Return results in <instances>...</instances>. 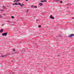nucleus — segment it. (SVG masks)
Returning a JSON list of instances; mask_svg holds the SVG:
<instances>
[{"instance_id": "nucleus-1", "label": "nucleus", "mask_w": 74, "mask_h": 74, "mask_svg": "<svg viewBox=\"0 0 74 74\" xmlns=\"http://www.w3.org/2000/svg\"><path fill=\"white\" fill-rule=\"evenodd\" d=\"M15 5H20L21 7H23L24 5L25 4H21L20 2H18V3H16L15 4Z\"/></svg>"}, {"instance_id": "nucleus-2", "label": "nucleus", "mask_w": 74, "mask_h": 74, "mask_svg": "<svg viewBox=\"0 0 74 74\" xmlns=\"http://www.w3.org/2000/svg\"><path fill=\"white\" fill-rule=\"evenodd\" d=\"M8 34V32L4 33L2 34V36H5L6 37V36H7Z\"/></svg>"}, {"instance_id": "nucleus-3", "label": "nucleus", "mask_w": 74, "mask_h": 74, "mask_svg": "<svg viewBox=\"0 0 74 74\" xmlns=\"http://www.w3.org/2000/svg\"><path fill=\"white\" fill-rule=\"evenodd\" d=\"M73 36H74V34H71L70 35H69L68 36V37L70 38V37H73Z\"/></svg>"}, {"instance_id": "nucleus-4", "label": "nucleus", "mask_w": 74, "mask_h": 74, "mask_svg": "<svg viewBox=\"0 0 74 74\" xmlns=\"http://www.w3.org/2000/svg\"><path fill=\"white\" fill-rule=\"evenodd\" d=\"M21 0H15L13 2L15 3H18V1H19Z\"/></svg>"}, {"instance_id": "nucleus-5", "label": "nucleus", "mask_w": 74, "mask_h": 74, "mask_svg": "<svg viewBox=\"0 0 74 74\" xmlns=\"http://www.w3.org/2000/svg\"><path fill=\"white\" fill-rule=\"evenodd\" d=\"M50 18L51 19H54V17H52V15H51L50 16Z\"/></svg>"}, {"instance_id": "nucleus-6", "label": "nucleus", "mask_w": 74, "mask_h": 74, "mask_svg": "<svg viewBox=\"0 0 74 74\" xmlns=\"http://www.w3.org/2000/svg\"><path fill=\"white\" fill-rule=\"evenodd\" d=\"M47 1L44 0V1H41L40 2L42 3H44V2H46Z\"/></svg>"}, {"instance_id": "nucleus-7", "label": "nucleus", "mask_w": 74, "mask_h": 74, "mask_svg": "<svg viewBox=\"0 0 74 74\" xmlns=\"http://www.w3.org/2000/svg\"><path fill=\"white\" fill-rule=\"evenodd\" d=\"M7 15H8V14H7L5 13H4L2 14V15H3V16H6Z\"/></svg>"}, {"instance_id": "nucleus-8", "label": "nucleus", "mask_w": 74, "mask_h": 74, "mask_svg": "<svg viewBox=\"0 0 74 74\" xmlns=\"http://www.w3.org/2000/svg\"><path fill=\"white\" fill-rule=\"evenodd\" d=\"M3 32V29H1L0 30V33H2Z\"/></svg>"}, {"instance_id": "nucleus-9", "label": "nucleus", "mask_w": 74, "mask_h": 74, "mask_svg": "<svg viewBox=\"0 0 74 74\" xmlns=\"http://www.w3.org/2000/svg\"><path fill=\"white\" fill-rule=\"evenodd\" d=\"M39 5H40V6H41L42 5V3H40L39 4Z\"/></svg>"}, {"instance_id": "nucleus-10", "label": "nucleus", "mask_w": 74, "mask_h": 74, "mask_svg": "<svg viewBox=\"0 0 74 74\" xmlns=\"http://www.w3.org/2000/svg\"><path fill=\"white\" fill-rule=\"evenodd\" d=\"M31 8H34V6L33 5H32L31 6Z\"/></svg>"}, {"instance_id": "nucleus-11", "label": "nucleus", "mask_w": 74, "mask_h": 74, "mask_svg": "<svg viewBox=\"0 0 74 74\" xmlns=\"http://www.w3.org/2000/svg\"><path fill=\"white\" fill-rule=\"evenodd\" d=\"M54 1H60V0H54Z\"/></svg>"}, {"instance_id": "nucleus-12", "label": "nucleus", "mask_w": 74, "mask_h": 74, "mask_svg": "<svg viewBox=\"0 0 74 74\" xmlns=\"http://www.w3.org/2000/svg\"><path fill=\"white\" fill-rule=\"evenodd\" d=\"M11 18L12 19H14V16H11Z\"/></svg>"}, {"instance_id": "nucleus-13", "label": "nucleus", "mask_w": 74, "mask_h": 74, "mask_svg": "<svg viewBox=\"0 0 74 74\" xmlns=\"http://www.w3.org/2000/svg\"><path fill=\"white\" fill-rule=\"evenodd\" d=\"M29 11V9H27V11H26V12L27 13H28V12Z\"/></svg>"}, {"instance_id": "nucleus-14", "label": "nucleus", "mask_w": 74, "mask_h": 74, "mask_svg": "<svg viewBox=\"0 0 74 74\" xmlns=\"http://www.w3.org/2000/svg\"><path fill=\"white\" fill-rule=\"evenodd\" d=\"M41 27V25H39L38 26V27L39 28H40V27Z\"/></svg>"}, {"instance_id": "nucleus-15", "label": "nucleus", "mask_w": 74, "mask_h": 74, "mask_svg": "<svg viewBox=\"0 0 74 74\" xmlns=\"http://www.w3.org/2000/svg\"><path fill=\"white\" fill-rule=\"evenodd\" d=\"M5 7L4 5H3L2 7V8H4V9H5Z\"/></svg>"}, {"instance_id": "nucleus-16", "label": "nucleus", "mask_w": 74, "mask_h": 74, "mask_svg": "<svg viewBox=\"0 0 74 74\" xmlns=\"http://www.w3.org/2000/svg\"><path fill=\"white\" fill-rule=\"evenodd\" d=\"M5 56H7V55H5V56H1V57H2V58H3V57H5Z\"/></svg>"}, {"instance_id": "nucleus-17", "label": "nucleus", "mask_w": 74, "mask_h": 74, "mask_svg": "<svg viewBox=\"0 0 74 74\" xmlns=\"http://www.w3.org/2000/svg\"><path fill=\"white\" fill-rule=\"evenodd\" d=\"M37 8V6H34V8Z\"/></svg>"}, {"instance_id": "nucleus-18", "label": "nucleus", "mask_w": 74, "mask_h": 74, "mask_svg": "<svg viewBox=\"0 0 74 74\" xmlns=\"http://www.w3.org/2000/svg\"><path fill=\"white\" fill-rule=\"evenodd\" d=\"M13 51H14H14H15V49H13Z\"/></svg>"}, {"instance_id": "nucleus-19", "label": "nucleus", "mask_w": 74, "mask_h": 74, "mask_svg": "<svg viewBox=\"0 0 74 74\" xmlns=\"http://www.w3.org/2000/svg\"><path fill=\"white\" fill-rule=\"evenodd\" d=\"M36 21H38V20H37V19H36V20H35Z\"/></svg>"}, {"instance_id": "nucleus-20", "label": "nucleus", "mask_w": 74, "mask_h": 74, "mask_svg": "<svg viewBox=\"0 0 74 74\" xmlns=\"http://www.w3.org/2000/svg\"><path fill=\"white\" fill-rule=\"evenodd\" d=\"M60 3H62V1H60Z\"/></svg>"}, {"instance_id": "nucleus-21", "label": "nucleus", "mask_w": 74, "mask_h": 74, "mask_svg": "<svg viewBox=\"0 0 74 74\" xmlns=\"http://www.w3.org/2000/svg\"><path fill=\"white\" fill-rule=\"evenodd\" d=\"M26 1H28V0H25Z\"/></svg>"}, {"instance_id": "nucleus-22", "label": "nucleus", "mask_w": 74, "mask_h": 74, "mask_svg": "<svg viewBox=\"0 0 74 74\" xmlns=\"http://www.w3.org/2000/svg\"><path fill=\"white\" fill-rule=\"evenodd\" d=\"M1 11H3V10H1Z\"/></svg>"}, {"instance_id": "nucleus-23", "label": "nucleus", "mask_w": 74, "mask_h": 74, "mask_svg": "<svg viewBox=\"0 0 74 74\" xmlns=\"http://www.w3.org/2000/svg\"><path fill=\"white\" fill-rule=\"evenodd\" d=\"M13 5H15V4H13Z\"/></svg>"}, {"instance_id": "nucleus-24", "label": "nucleus", "mask_w": 74, "mask_h": 74, "mask_svg": "<svg viewBox=\"0 0 74 74\" xmlns=\"http://www.w3.org/2000/svg\"><path fill=\"white\" fill-rule=\"evenodd\" d=\"M72 19H74V17H73Z\"/></svg>"}, {"instance_id": "nucleus-25", "label": "nucleus", "mask_w": 74, "mask_h": 74, "mask_svg": "<svg viewBox=\"0 0 74 74\" xmlns=\"http://www.w3.org/2000/svg\"><path fill=\"white\" fill-rule=\"evenodd\" d=\"M0 18H1V16L0 17Z\"/></svg>"}, {"instance_id": "nucleus-26", "label": "nucleus", "mask_w": 74, "mask_h": 74, "mask_svg": "<svg viewBox=\"0 0 74 74\" xmlns=\"http://www.w3.org/2000/svg\"><path fill=\"white\" fill-rule=\"evenodd\" d=\"M68 5V4H67V5Z\"/></svg>"}]
</instances>
